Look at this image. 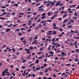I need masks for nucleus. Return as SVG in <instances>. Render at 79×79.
Returning <instances> with one entry per match:
<instances>
[{
	"label": "nucleus",
	"mask_w": 79,
	"mask_h": 79,
	"mask_svg": "<svg viewBox=\"0 0 79 79\" xmlns=\"http://www.w3.org/2000/svg\"><path fill=\"white\" fill-rule=\"evenodd\" d=\"M25 51H27V53H28V54H29V53H30V51H31V50H30V49H25Z\"/></svg>",
	"instance_id": "f257e3e1"
},
{
	"label": "nucleus",
	"mask_w": 79,
	"mask_h": 79,
	"mask_svg": "<svg viewBox=\"0 0 79 79\" xmlns=\"http://www.w3.org/2000/svg\"><path fill=\"white\" fill-rule=\"evenodd\" d=\"M39 43L37 42V40H35L32 43V44H37Z\"/></svg>",
	"instance_id": "f03ea898"
},
{
	"label": "nucleus",
	"mask_w": 79,
	"mask_h": 79,
	"mask_svg": "<svg viewBox=\"0 0 79 79\" xmlns=\"http://www.w3.org/2000/svg\"><path fill=\"white\" fill-rule=\"evenodd\" d=\"M60 3H61L60 1H59L57 2L56 4V6H59L60 5Z\"/></svg>",
	"instance_id": "7ed1b4c3"
},
{
	"label": "nucleus",
	"mask_w": 79,
	"mask_h": 79,
	"mask_svg": "<svg viewBox=\"0 0 79 79\" xmlns=\"http://www.w3.org/2000/svg\"><path fill=\"white\" fill-rule=\"evenodd\" d=\"M38 11H42L43 12L44 11V9L43 8H41L38 10Z\"/></svg>",
	"instance_id": "20e7f679"
},
{
	"label": "nucleus",
	"mask_w": 79,
	"mask_h": 79,
	"mask_svg": "<svg viewBox=\"0 0 79 79\" xmlns=\"http://www.w3.org/2000/svg\"><path fill=\"white\" fill-rule=\"evenodd\" d=\"M10 30L11 28H8L6 30V32H9V31H10Z\"/></svg>",
	"instance_id": "39448f33"
},
{
	"label": "nucleus",
	"mask_w": 79,
	"mask_h": 79,
	"mask_svg": "<svg viewBox=\"0 0 79 79\" xmlns=\"http://www.w3.org/2000/svg\"><path fill=\"white\" fill-rule=\"evenodd\" d=\"M2 74V76H5V71H3Z\"/></svg>",
	"instance_id": "423d86ee"
},
{
	"label": "nucleus",
	"mask_w": 79,
	"mask_h": 79,
	"mask_svg": "<svg viewBox=\"0 0 79 79\" xmlns=\"http://www.w3.org/2000/svg\"><path fill=\"white\" fill-rule=\"evenodd\" d=\"M68 20L66 19L63 22V23H67V22H68Z\"/></svg>",
	"instance_id": "0eeeda50"
},
{
	"label": "nucleus",
	"mask_w": 79,
	"mask_h": 79,
	"mask_svg": "<svg viewBox=\"0 0 79 79\" xmlns=\"http://www.w3.org/2000/svg\"><path fill=\"white\" fill-rule=\"evenodd\" d=\"M52 13H53L48 12L47 14H48V16H50V15H51V14H52Z\"/></svg>",
	"instance_id": "6e6552de"
},
{
	"label": "nucleus",
	"mask_w": 79,
	"mask_h": 79,
	"mask_svg": "<svg viewBox=\"0 0 79 79\" xmlns=\"http://www.w3.org/2000/svg\"><path fill=\"white\" fill-rule=\"evenodd\" d=\"M61 55H63L64 56H66V54H64V52H62L61 53Z\"/></svg>",
	"instance_id": "1a4fd4ad"
},
{
	"label": "nucleus",
	"mask_w": 79,
	"mask_h": 79,
	"mask_svg": "<svg viewBox=\"0 0 79 79\" xmlns=\"http://www.w3.org/2000/svg\"><path fill=\"white\" fill-rule=\"evenodd\" d=\"M53 35H55V34H56V31H53Z\"/></svg>",
	"instance_id": "9d476101"
},
{
	"label": "nucleus",
	"mask_w": 79,
	"mask_h": 79,
	"mask_svg": "<svg viewBox=\"0 0 79 79\" xmlns=\"http://www.w3.org/2000/svg\"><path fill=\"white\" fill-rule=\"evenodd\" d=\"M10 13H7V14H6V17H8V16H9V14H10Z\"/></svg>",
	"instance_id": "9b49d317"
},
{
	"label": "nucleus",
	"mask_w": 79,
	"mask_h": 79,
	"mask_svg": "<svg viewBox=\"0 0 79 79\" xmlns=\"http://www.w3.org/2000/svg\"><path fill=\"white\" fill-rule=\"evenodd\" d=\"M46 18V16H42V17H41V19H45V18Z\"/></svg>",
	"instance_id": "f8f14e48"
},
{
	"label": "nucleus",
	"mask_w": 79,
	"mask_h": 79,
	"mask_svg": "<svg viewBox=\"0 0 79 79\" xmlns=\"http://www.w3.org/2000/svg\"><path fill=\"white\" fill-rule=\"evenodd\" d=\"M1 34H2V35H4L5 34V31H2L1 32Z\"/></svg>",
	"instance_id": "ddd939ff"
},
{
	"label": "nucleus",
	"mask_w": 79,
	"mask_h": 79,
	"mask_svg": "<svg viewBox=\"0 0 79 79\" xmlns=\"http://www.w3.org/2000/svg\"><path fill=\"white\" fill-rule=\"evenodd\" d=\"M33 48V47H32V46H30L29 47V49H30V50H32Z\"/></svg>",
	"instance_id": "4468645a"
},
{
	"label": "nucleus",
	"mask_w": 79,
	"mask_h": 79,
	"mask_svg": "<svg viewBox=\"0 0 79 79\" xmlns=\"http://www.w3.org/2000/svg\"><path fill=\"white\" fill-rule=\"evenodd\" d=\"M51 47L52 45H50L49 47H48V50H49V51H50V48Z\"/></svg>",
	"instance_id": "2eb2a0df"
},
{
	"label": "nucleus",
	"mask_w": 79,
	"mask_h": 79,
	"mask_svg": "<svg viewBox=\"0 0 79 79\" xmlns=\"http://www.w3.org/2000/svg\"><path fill=\"white\" fill-rule=\"evenodd\" d=\"M45 15H46V13H44L42 14V16H45Z\"/></svg>",
	"instance_id": "dca6fc26"
},
{
	"label": "nucleus",
	"mask_w": 79,
	"mask_h": 79,
	"mask_svg": "<svg viewBox=\"0 0 79 79\" xmlns=\"http://www.w3.org/2000/svg\"><path fill=\"white\" fill-rule=\"evenodd\" d=\"M20 31V29H17L15 30V31Z\"/></svg>",
	"instance_id": "f3484780"
},
{
	"label": "nucleus",
	"mask_w": 79,
	"mask_h": 79,
	"mask_svg": "<svg viewBox=\"0 0 79 79\" xmlns=\"http://www.w3.org/2000/svg\"><path fill=\"white\" fill-rule=\"evenodd\" d=\"M13 6H19V5L18 4H16V3H15V4H14L13 5Z\"/></svg>",
	"instance_id": "a211bd4d"
},
{
	"label": "nucleus",
	"mask_w": 79,
	"mask_h": 79,
	"mask_svg": "<svg viewBox=\"0 0 79 79\" xmlns=\"http://www.w3.org/2000/svg\"><path fill=\"white\" fill-rule=\"evenodd\" d=\"M58 11H55L54 12V14L55 15H56V14H58Z\"/></svg>",
	"instance_id": "6ab92c4d"
},
{
	"label": "nucleus",
	"mask_w": 79,
	"mask_h": 79,
	"mask_svg": "<svg viewBox=\"0 0 79 79\" xmlns=\"http://www.w3.org/2000/svg\"><path fill=\"white\" fill-rule=\"evenodd\" d=\"M55 38H53V39L52 40V42H56V41H55Z\"/></svg>",
	"instance_id": "aec40b11"
},
{
	"label": "nucleus",
	"mask_w": 79,
	"mask_h": 79,
	"mask_svg": "<svg viewBox=\"0 0 79 79\" xmlns=\"http://www.w3.org/2000/svg\"><path fill=\"white\" fill-rule=\"evenodd\" d=\"M49 53H50V54H53V53H54L53 52L51 51H49Z\"/></svg>",
	"instance_id": "412c9836"
},
{
	"label": "nucleus",
	"mask_w": 79,
	"mask_h": 79,
	"mask_svg": "<svg viewBox=\"0 0 79 79\" xmlns=\"http://www.w3.org/2000/svg\"><path fill=\"white\" fill-rule=\"evenodd\" d=\"M46 21H43L42 22H41L40 23H41V24H42L43 23H46Z\"/></svg>",
	"instance_id": "4be33fe9"
},
{
	"label": "nucleus",
	"mask_w": 79,
	"mask_h": 79,
	"mask_svg": "<svg viewBox=\"0 0 79 79\" xmlns=\"http://www.w3.org/2000/svg\"><path fill=\"white\" fill-rule=\"evenodd\" d=\"M53 27H56V25L55 23H53Z\"/></svg>",
	"instance_id": "5701e85b"
},
{
	"label": "nucleus",
	"mask_w": 79,
	"mask_h": 79,
	"mask_svg": "<svg viewBox=\"0 0 79 79\" xmlns=\"http://www.w3.org/2000/svg\"><path fill=\"white\" fill-rule=\"evenodd\" d=\"M78 61V59L77 58H76L75 60V62H77V61Z\"/></svg>",
	"instance_id": "b1692460"
},
{
	"label": "nucleus",
	"mask_w": 79,
	"mask_h": 79,
	"mask_svg": "<svg viewBox=\"0 0 79 79\" xmlns=\"http://www.w3.org/2000/svg\"><path fill=\"white\" fill-rule=\"evenodd\" d=\"M41 5V3H38L36 4V6H39V5Z\"/></svg>",
	"instance_id": "393cba45"
},
{
	"label": "nucleus",
	"mask_w": 79,
	"mask_h": 79,
	"mask_svg": "<svg viewBox=\"0 0 79 79\" xmlns=\"http://www.w3.org/2000/svg\"><path fill=\"white\" fill-rule=\"evenodd\" d=\"M38 39V36H35V38H34V39L35 40L36 39Z\"/></svg>",
	"instance_id": "a878e982"
},
{
	"label": "nucleus",
	"mask_w": 79,
	"mask_h": 79,
	"mask_svg": "<svg viewBox=\"0 0 79 79\" xmlns=\"http://www.w3.org/2000/svg\"><path fill=\"white\" fill-rule=\"evenodd\" d=\"M66 16H67V14H65L63 16L62 18H64L65 17H66Z\"/></svg>",
	"instance_id": "bb28decb"
},
{
	"label": "nucleus",
	"mask_w": 79,
	"mask_h": 79,
	"mask_svg": "<svg viewBox=\"0 0 79 79\" xmlns=\"http://www.w3.org/2000/svg\"><path fill=\"white\" fill-rule=\"evenodd\" d=\"M68 28H69L70 27H73V26H72V25H69L68 26Z\"/></svg>",
	"instance_id": "cd10ccee"
},
{
	"label": "nucleus",
	"mask_w": 79,
	"mask_h": 79,
	"mask_svg": "<svg viewBox=\"0 0 79 79\" xmlns=\"http://www.w3.org/2000/svg\"><path fill=\"white\" fill-rule=\"evenodd\" d=\"M74 16H77V15H78V14H77V13H75L74 14Z\"/></svg>",
	"instance_id": "c85d7f7f"
},
{
	"label": "nucleus",
	"mask_w": 79,
	"mask_h": 79,
	"mask_svg": "<svg viewBox=\"0 0 79 79\" xmlns=\"http://www.w3.org/2000/svg\"><path fill=\"white\" fill-rule=\"evenodd\" d=\"M31 31V29L30 28H29V29L27 31V32H29Z\"/></svg>",
	"instance_id": "c756f323"
},
{
	"label": "nucleus",
	"mask_w": 79,
	"mask_h": 79,
	"mask_svg": "<svg viewBox=\"0 0 79 79\" xmlns=\"http://www.w3.org/2000/svg\"><path fill=\"white\" fill-rule=\"evenodd\" d=\"M40 21H41V19H39L37 21V23H40Z\"/></svg>",
	"instance_id": "7c9ffc66"
},
{
	"label": "nucleus",
	"mask_w": 79,
	"mask_h": 79,
	"mask_svg": "<svg viewBox=\"0 0 79 79\" xmlns=\"http://www.w3.org/2000/svg\"><path fill=\"white\" fill-rule=\"evenodd\" d=\"M18 34H19V36L21 35L22 34V33H20L19 32L18 33Z\"/></svg>",
	"instance_id": "2f4dec72"
},
{
	"label": "nucleus",
	"mask_w": 79,
	"mask_h": 79,
	"mask_svg": "<svg viewBox=\"0 0 79 79\" xmlns=\"http://www.w3.org/2000/svg\"><path fill=\"white\" fill-rule=\"evenodd\" d=\"M71 32H72V33H75V31H73V30H71Z\"/></svg>",
	"instance_id": "473e14b6"
},
{
	"label": "nucleus",
	"mask_w": 79,
	"mask_h": 79,
	"mask_svg": "<svg viewBox=\"0 0 79 79\" xmlns=\"http://www.w3.org/2000/svg\"><path fill=\"white\" fill-rule=\"evenodd\" d=\"M75 32V33H76V34H77L78 33V32H79V31H78V30H76Z\"/></svg>",
	"instance_id": "72a5a7b5"
},
{
	"label": "nucleus",
	"mask_w": 79,
	"mask_h": 79,
	"mask_svg": "<svg viewBox=\"0 0 79 79\" xmlns=\"http://www.w3.org/2000/svg\"><path fill=\"white\" fill-rule=\"evenodd\" d=\"M1 11L2 12H4V11H5V10L4 9H2V10Z\"/></svg>",
	"instance_id": "f704fd0d"
},
{
	"label": "nucleus",
	"mask_w": 79,
	"mask_h": 79,
	"mask_svg": "<svg viewBox=\"0 0 79 79\" xmlns=\"http://www.w3.org/2000/svg\"><path fill=\"white\" fill-rule=\"evenodd\" d=\"M40 26H39L38 27V28H40V27H42V25H41V24H39V25Z\"/></svg>",
	"instance_id": "c9c22d12"
},
{
	"label": "nucleus",
	"mask_w": 79,
	"mask_h": 79,
	"mask_svg": "<svg viewBox=\"0 0 79 79\" xmlns=\"http://www.w3.org/2000/svg\"><path fill=\"white\" fill-rule=\"evenodd\" d=\"M54 70L55 71H56V72H59L60 71H59V70H57L56 69H54Z\"/></svg>",
	"instance_id": "e433bc0d"
},
{
	"label": "nucleus",
	"mask_w": 79,
	"mask_h": 79,
	"mask_svg": "<svg viewBox=\"0 0 79 79\" xmlns=\"http://www.w3.org/2000/svg\"><path fill=\"white\" fill-rule=\"evenodd\" d=\"M71 24V22H68L67 23V25H69V24Z\"/></svg>",
	"instance_id": "4c0bfd02"
},
{
	"label": "nucleus",
	"mask_w": 79,
	"mask_h": 79,
	"mask_svg": "<svg viewBox=\"0 0 79 79\" xmlns=\"http://www.w3.org/2000/svg\"><path fill=\"white\" fill-rule=\"evenodd\" d=\"M31 8H29L28 9L27 11H31Z\"/></svg>",
	"instance_id": "58836bf2"
},
{
	"label": "nucleus",
	"mask_w": 79,
	"mask_h": 79,
	"mask_svg": "<svg viewBox=\"0 0 79 79\" xmlns=\"http://www.w3.org/2000/svg\"><path fill=\"white\" fill-rule=\"evenodd\" d=\"M31 76H33L34 77H35V74L33 73L32 75H31Z\"/></svg>",
	"instance_id": "ea45409f"
},
{
	"label": "nucleus",
	"mask_w": 79,
	"mask_h": 79,
	"mask_svg": "<svg viewBox=\"0 0 79 79\" xmlns=\"http://www.w3.org/2000/svg\"><path fill=\"white\" fill-rule=\"evenodd\" d=\"M77 17H73V19H77Z\"/></svg>",
	"instance_id": "a19ab883"
},
{
	"label": "nucleus",
	"mask_w": 79,
	"mask_h": 79,
	"mask_svg": "<svg viewBox=\"0 0 79 79\" xmlns=\"http://www.w3.org/2000/svg\"><path fill=\"white\" fill-rule=\"evenodd\" d=\"M46 22H52V20H47Z\"/></svg>",
	"instance_id": "79ce46f5"
},
{
	"label": "nucleus",
	"mask_w": 79,
	"mask_h": 79,
	"mask_svg": "<svg viewBox=\"0 0 79 79\" xmlns=\"http://www.w3.org/2000/svg\"><path fill=\"white\" fill-rule=\"evenodd\" d=\"M21 31H23V30H24V31H25L26 29L23 28H22L21 29Z\"/></svg>",
	"instance_id": "37998d69"
},
{
	"label": "nucleus",
	"mask_w": 79,
	"mask_h": 79,
	"mask_svg": "<svg viewBox=\"0 0 79 79\" xmlns=\"http://www.w3.org/2000/svg\"><path fill=\"white\" fill-rule=\"evenodd\" d=\"M35 63H39V60H36V61L35 62Z\"/></svg>",
	"instance_id": "c03bdc74"
},
{
	"label": "nucleus",
	"mask_w": 79,
	"mask_h": 79,
	"mask_svg": "<svg viewBox=\"0 0 79 79\" xmlns=\"http://www.w3.org/2000/svg\"><path fill=\"white\" fill-rule=\"evenodd\" d=\"M46 25H47V23H44L43 26H46Z\"/></svg>",
	"instance_id": "a18cd8bd"
},
{
	"label": "nucleus",
	"mask_w": 79,
	"mask_h": 79,
	"mask_svg": "<svg viewBox=\"0 0 79 79\" xmlns=\"http://www.w3.org/2000/svg\"><path fill=\"white\" fill-rule=\"evenodd\" d=\"M32 37H31V38L29 39V41H31H31H32Z\"/></svg>",
	"instance_id": "49530a36"
},
{
	"label": "nucleus",
	"mask_w": 79,
	"mask_h": 79,
	"mask_svg": "<svg viewBox=\"0 0 79 79\" xmlns=\"http://www.w3.org/2000/svg\"><path fill=\"white\" fill-rule=\"evenodd\" d=\"M70 22H72V23H74V21L73 20H69Z\"/></svg>",
	"instance_id": "de8ad7c7"
},
{
	"label": "nucleus",
	"mask_w": 79,
	"mask_h": 79,
	"mask_svg": "<svg viewBox=\"0 0 79 79\" xmlns=\"http://www.w3.org/2000/svg\"><path fill=\"white\" fill-rule=\"evenodd\" d=\"M6 6H2L1 7L2 8H5Z\"/></svg>",
	"instance_id": "09e8293b"
},
{
	"label": "nucleus",
	"mask_w": 79,
	"mask_h": 79,
	"mask_svg": "<svg viewBox=\"0 0 79 79\" xmlns=\"http://www.w3.org/2000/svg\"><path fill=\"white\" fill-rule=\"evenodd\" d=\"M35 23H34L33 24H32V26L34 27V26H35Z\"/></svg>",
	"instance_id": "8fccbe9b"
},
{
	"label": "nucleus",
	"mask_w": 79,
	"mask_h": 79,
	"mask_svg": "<svg viewBox=\"0 0 79 79\" xmlns=\"http://www.w3.org/2000/svg\"><path fill=\"white\" fill-rule=\"evenodd\" d=\"M15 54L17 55H19V52H16Z\"/></svg>",
	"instance_id": "3c124183"
},
{
	"label": "nucleus",
	"mask_w": 79,
	"mask_h": 79,
	"mask_svg": "<svg viewBox=\"0 0 79 79\" xmlns=\"http://www.w3.org/2000/svg\"><path fill=\"white\" fill-rule=\"evenodd\" d=\"M64 76L65 77H68V75L67 74H65L64 75Z\"/></svg>",
	"instance_id": "603ef678"
},
{
	"label": "nucleus",
	"mask_w": 79,
	"mask_h": 79,
	"mask_svg": "<svg viewBox=\"0 0 79 79\" xmlns=\"http://www.w3.org/2000/svg\"><path fill=\"white\" fill-rule=\"evenodd\" d=\"M75 39H79V37H74Z\"/></svg>",
	"instance_id": "864d4df0"
},
{
	"label": "nucleus",
	"mask_w": 79,
	"mask_h": 79,
	"mask_svg": "<svg viewBox=\"0 0 79 79\" xmlns=\"http://www.w3.org/2000/svg\"><path fill=\"white\" fill-rule=\"evenodd\" d=\"M16 56H13L14 59H16Z\"/></svg>",
	"instance_id": "5fc2aeb1"
},
{
	"label": "nucleus",
	"mask_w": 79,
	"mask_h": 79,
	"mask_svg": "<svg viewBox=\"0 0 79 79\" xmlns=\"http://www.w3.org/2000/svg\"><path fill=\"white\" fill-rule=\"evenodd\" d=\"M12 74V75H13V76H15V73H11Z\"/></svg>",
	"instance_id": "6e6d98bb"
},
{
	"label": "nucleus",
	"mask_w": 79,
	"mask_h": 79,
	"mask_svg": "<svg viewBox=\"0 0 79 79\" xmlns=\"http://www.w3.org/2000/svg\"><path fill=\"white\" fill-rule=\"evenodd\" d=\"M19 15H24V14L23 13H20V12L19 13Z\"/></svg>",
	"instance_id": "4d7b16f0"
},
{
	"label": "nucleus",
	"mask_w": 79,
	"mask_h": 79,
	"mask_svg": "<svg viewBox=\"0 0 79 79\" xmlns=\"http://www.w3.org/2000/svg\"><path fill=\"white\" fill-rule=\"evenodd\" d=\"M55 18V17H52L51 18V19H53Z\"/></svg>",
	"instance_id": "13d9d810"
},
{
	"label": "nucleus",
	"mask_w": 79,
	"mask_h": 79,
	"mask_svg": "<svg viewBox=\"0 0 79 79\" xmlns=\"http://www.w3.org/2000/svg\"><path fill=\"white\" fill-rule=\"evenodd\" d=\"M70 65H71V64H67L66 66H70Z\"/></svg>",
	"instance_id": "bf43d9fd"
},
{
	"label": "nucleus",
	"mask_w": 79,
	"mask_h": 79,
	"mask_svg": "<svg viewBox=\"0 0 79 79\" xmlns=\"http://www.w3.org/2000/svg\"><path fill=\"white\" fill-rule=\"evenodd\" d=\"M74 45H77V41H76L74 44Z\"/></svg>",
	"instance_id": "052dcab7"
},
{
	"label": "nucleus",
	"mask_w": 79,
	"mask_h": 79,
	"mask_svg": "<svg viewBox=\"0 0 79 79\" xmlns=\"http://www.w3.org/2000/svg\"><path fill=\"white\" fill-rule=\"evenodd\" d=\"M59 30L62 31H63V29H62V28H59Z\"/></svg>",
	"instance_id": "680f3d73"
},
{
	"label": "nucleus",
	"mask_w": 79,
	"mask_h": 79,
	"mask_svg": "<svg viewBox=\"0 0 79 79\" xmlns=\"http://www.w3.org/2000/svg\"><path fill=\"white\" fill-rule=\"evenodd\" d=\"M73 11H69V13H73Z\"/></svg>",
	"instance_id": "e2e57ef3"
},
{
	"label": "nucleus",
	"mask_w": 79,
	"mask_h": 79,
	"mask_svg": "<svg viewBox=\"0 0 79 79\" xmlns=\"http://www.w3.org/2000/svg\"><path fill=\"white\" fill-rule=\"evenodd\" d=\"M18 25H13V27H16V26H17Z\"/></svg>",
	"instance_id": "0e129e2a"
},
{
	"label": "nucleus",
	"mask_w": 79,
	"mask_h": 79,
	"mask_svg": "<svg viewBox=\"0 0 79 79\" xmlns=\"http://www.w3.org/2000/svg\"><path fill=\"white\" fill-rule=\"evenodd\" d=\"M15 14L16 13H13L11 14V15H15Z\"/></svg>",
	"instance_id": "69168bd1"
},
{
	"label": "nucleus",
	"mask_w": 79,
	"mask_h": 79,
	"mask_svg": "<svg viewBox=\"0 0 79 79\" xmlns=\"http://www.w3.org/2000/svg\"><path fill=\"white\" fill-rule=\"evenodd\" d=\"M31 15H29L28 16H27V17L28 18H30L31 17Z\"/></svg>",
	"instance_id": "338daca9"
},
{
	"label": "nucleus",
	"mask_w": 79,
	"mask_h": 79,
	"mask_svg": "<svg viewBox=\"0 0 79 79\" xmlns=\"http://www.w3.org/2000/svg\"><path fill=\"white\" fill-rule=\"evenodd\" d=\"M24 40V38H21V39H20V40Z\"/></svg>",
	"instance_id": "774afa93"
}]
</instances>
